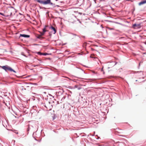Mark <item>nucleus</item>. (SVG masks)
Instances as JSON below:
<instances>
[{"mask_svg":"<svg viewBox=\"0 0 146 146\" xmlns=\"http://www.w3.org/2000/svg\"><path fill=\"white\" fill-rule=\"evenodd\" d=\"M37 2L44 5H46L48 4H52V3L50 2V0H46L45 1H43L40 0H35Z\"/></svg>","mask_w":146,"mask_h":146,"instance_id":"nucleus-1","label":"nucleus"},{"mask_svg":"<svg viewBox=\"0 0 146 146\" xmlns=\"http://www.w3.org/2000/svg\"><path fill=\"white\" fill-rule=\"evenodd\" d=\"M1 67L3 69L7 71V70H9L10 71H13L14 72L16 73V72L13 70L11 67L8 66H1Z\"/></svg>","mask_w":146,"mask_h":146,"instance_id":"nucleus-2","label":"nucleus"},{"mask_svg":"<svg viewBox=\"0 0 146 146\" xmlns=\"http://www.w3.org/2000/svg\"><path fill=\"white\" fill-rule=\"evenodd\" d=\"M141 25V24H136L135 23L133 25V27L134 29L139 28H140V26Z\"/></svg>","mask_w":146,"mask_h":146,"instance_id":"nucleus-3","label":"nucleus"},{"mask_svg":"<svg viewBox=\"0 0 146 146\" xmlns=\"http://www.w3.org/2000/svg\"><path fill=\"white\" fill-rule=\"evenodd\" d=\"M131 74H135L136 73H140V76H141L143 75V73H142L141 71H131Z\"/></svg>","mask_w":146,"mask_h":146,"instance_id":"nucleus-4","label":"nucleus"},{"mask_svg":"<svg viewBox=\"0 0 146 146\" xmlns=\"http://www.w3.org/2000/svg\"><path fill=\"white\" fill-rule=\"evenodd\" d=\"M146 3V0H142L139 3L138 5H141L143 4Z\"/></svg>","mask_w":146,"mask_h":146,"instance_id":"nucleus-5","label":"nucleus"},{"mask_svg":"<svg viewBox=\"0 0 146 146\" xmlns=\"http://www.w3.org/2000/svg\"><path fill=\"white\" fill-rule=\"evenodd\" d=\"M50 29L52 30V32L54 34H55L56 32V29L53 27L51 26L50 27Z\"/></svg>","mask_w":146,"mask_h":146,"instance_id":"nucleus-6","label":"nucleus"},{"mask_svg":"<svg viewBox=\"0 0 146 146\" xmlns=\"http://www.w3.org/2000/svg\"><path fill=\"white\" fill-rule=\"evenodd\" d=\"M77 89L78 90H79L81 89V87L78 85H75L74 87V89Z\"/></svg>","mask_w":146,"mask_h":146,"instance_id":"nucleus-7","label":"nucleus"},{"mask_svg":"<svg viewBox=\"0 0 146 146\" xmlns=\"http://www.w3.org/2000/svg\"><path fill=\"white\" fill-rule=\"evenodd\" d=\"M117 64V62H110L109 65L110 66H114Z\"/></svg>","mask_w":146,"mask_h":146,"instance_id":"nucleus-8","label":"nucleus"},{"mask_svg":"<svg viewBox=\"0 0 146 146\" xmlns=\"http://www.w3.org/2000/svg\"><path fill=\"white\" fill-rule=\"evenodd\" d=\"M20 36L23 37H30V36L28 35H26L25 34H21L20 35Z\"/></svg>","mask_w":146,"mask_h":146,"instance_id":"nucleus-9","label":"nucleus"},{"mask_svg":"<svg viewBox=\"0 0 146 146\" xmlns=\"http://www.w3.org/2000/svg\"><path fill=\"white\" fill-rule=\"evenodd\" d=\"M46 31L45 28H44L43 29V33H42L41 34V35H43L44 34V33Z\"/></svg>","mask_w":146,"mask_h":146,"instance_id":"nucleus-10","label":"nucleus"},{"mask_svg":"<svg viewBox=\"0 0 146 146\" xmlns=\"http://www.w3.org/2000/svg\"><path fill=\"white\" fill-rule=\"evenodd\" d=\"M105 21H106L108 22H110V23H112V22H113V21H110V20H105Z\"/></svg>","mask_w":146,"mask_h":146,"instance_id":"nucleus-11","label":"nucleus"},{"mask_svg":"<svg viewBox=\"0 0 146 146\" xmlns=\"http://www.w3.org/2000/svg\"><path fill=\"white\" fill-rule=\"evenodd\" d=\"M103 68H104V67L103 66L102 67V69L101 70V71H103V74H104L105 72H104V70H103Z\"/></svg>","mask_w":146,"mask_h":146,"instance_id":"nucleus-12","label":"nucleus"},{"mask_svg":"<svg viewBox=\"0 0 146 146\" xmlns=\"http://www.w3.org/2000/svg\"><path fill=\"white\" fill-rule=\"evenodd\" d=\"M41 37V35H38V36L37 37L38 38H40Z\"/></svg>","mask_w":146,"mask_h":146,"instance_id":"nucleus-13","label":"nucleus"},{"mask_svg":"<svg viewBox=\"0 0 146 146\" xmlns=\"http://www.w3.org/2000/svg\"><path fill=\"white\" fill-rule=\"evenodd\" d=\"M108 29L110 30H113L114 29L113 28H110L109 27L108 28Z\"/></svg>","mask_w":146,"mask_h":146,"instance_id":"nucleus-14","label":"nucleus"},{"mask_svg":"<svg viewBox=\"0 0 146 146\" xmlns=\"http://www.w3.org/2000/svg\"><path fill=\"white\" fill-rule=\"evenodd\" d=\"M38 54H40V55H42V53H41L40 52H38Z\"/></svg>","mask_w":146,"mask_h":146,"instance_id":"nucleus-15","label":"nucleus"},{"mask_svg":"<svg viewBox=\"0 0 146 146\" xmlns=\"http://www.w3.org/2000/svg\"><path fill=\"white\" fill-rule=\"evenodd\" d=\"M77 19V20L79 21V22L80 23H81V22L80 21V20H79L78 19Z\"/></svg>","mask_w":146,"mask_h":146,"instance_id":"nucleus-16","label":"nucleus"},{"mask_svg":"<svg viewBox=\"0 0 146 146\" xmlns=\"http://www.w3.org/2000/svg\"><path fill=\"white\" fill-rule=\"evenodd\" d=\"M107 17L108 18H111V17H109V16H107Z\"/></svg>","mask_w":146,"mask_h":146,"instance_id":"nucleus-17","label":"nucleus"},{"mask_svg":"<svg viewBox=\"0 0 146 146\" xmlns=\"http://www.w3.org/2000/svg\"><path fill=\"white\" fill-rule=\"evenodd\" d=\"M42 55H46V53H42Z\"/></svg>","mask_w":146,"mask_h":146,"instance_id":"nucleus-18","label":"nucleus"},{"mask_svg":"<svg viewBox=\"0 0 146 146\" xmlns=\"http://www.w3.org/2000/svg\"><path fill=\"white\" fill-rule=\"evenodd\" d=\"M91 50H94V49L92 48H91Z\"/></svg>","mask_w":146,"mask_h":146,"instance_id":"nucleus-19","label":"nucleus"},{"mask_svg":"<svg viewBox=\"0 0 146 146\" xmlns=\"http://www.w3.org/2000/svg\"><path fill=\"white\" fill-rule=\"evenodd\" d=\"M101 27L102 28H103V27L102 26V25H101Z\"/></svg>","mask_w":146,"mask_h":146,"instance_id":"nucleus-20","label":"nucleus"},{"mask_svg":"<svg viewBox=\"0 0 146 146\" xmlns=\"http://www.w3.org/2000/svg\"><path fill=\"white\" fill-rule=\"evenodd\" d=\"M38 66V65H36V66L35 65V66H34L35 67L36 66Z\"/></svg>","mask_w":146,"mask_h":146,"instance_id":"nucleus-21","label":"nucleus"},{"mask_svg":"<svg viewBox=\"0 0 146 146\" xmlns=\"http://www.w3.org/2000/svg\"><path fill=\"white\" fill-rule=\"evenodd\" d=\"M76 122H77L78 123H79V122L78 121H76Z\"/></svg>","mask_w":146,"mask_h":146,"instance_id":"nucleus-22","label":"nucleus"},{"mask_svg":"<svg viewBox=\"0 0 146 146\" xmlns=\"http://www.w3.org/2000/svg\"><path fill=\"white\" fill-rule=\"evenodd\" d=\"M74 17H75V18H76L77 19V18H76V16H74Z\"/></svg>","mask_w":146,"mask_h":146,"instance_id":"nucleus-23","label":"nucleus"},{"mask_svg":"<svg viewBox=\"0 0 146 146\" xmlns=\"http://www.w3.org/2000/svg\"><path fill=\"white\" fill-rule=\"evenodd\" d=\"M78 4V3H75V4H74V5H76V4Z\"/></svg>","mask_w":146,"mask_h":146,"instance_id":"nucleus-24","label":"nucleus"},{"mask_svg":"<svg viewBox=\"0 0 146 146\" xmlns=\"http://www.w3.org/2000/svg\"><path fill=\"white\" fill-rule=\"evenodd\" d=\"M78 14H80L81 15V13H78Z\"/></svg>","mask_w":146,"mask_h":146,"instance_id":"nucleus-25","label":"nucleus"},{"mask_svg":"<svg viewBox=\"0 0 146 146\" xmlns=\"http://www.w3.org/2000/svg\"><path fill=\"white\" fill-rule=\"evenodd\" d=\"M83 37L84 38L85 37V36H83Z\"/></svg>","mask_w":146,"mask_h":146,"instance_id":"nucleus-26","label":"nucleus"},{"mask_svg":"<svg viewBox=\"0 0 146 146\" xmlns=\"http://www.w3.org/2000/svg\"><path fill=\"white\" fill-rule=\"evenodd\" d=\"M140 63H139V66H140Z\"/></svg>","mask_w":146,"mask_h":146,"instance_id":"nucleus-27","label":"nucleus"},{"mask_svg":"<svg viewBox=\"0 0 146 146\" xmlns=\"http://www.w3.org/2000/svg\"><path fill=\"white\" fill-rule=\"evenodd\" d=\"M146 54V53H144V54Z\"/></svg>","mask_w":146,"mask_h":146,"instance_id":"nucleus-28","label":"nucleus"},{"mask_svg":"<svg viewBox=\"0 0 146 146\" xmlns=\"http://www.w3.org/2000/svg\"><path fill=\"white\" fill-rule=\"evenodd\" d=\"M137 80H136V81H136V82H137Z\"/></svg>","mask_w":146,"mask_h":146,"instance_id":"nucleus-29","label":"nucleus"},{"mask_svg":"<svg viewBox=\"0 0 146 146\" xmlns=\"http://www.w3.org/2000/svg\"><path fill=\"white\" fill-rule=\"evenodd\" d=\"M78 37L79 38H80V37H79L78 36Z\"/></svg>","mask_w":146,"mask_h":146,"instance_id":"nucleus-30","label":"nucleus"},{"mask_svg":"<svg viewBox=\"0 0 146 146\" xmlns=\"http://www.w3.org/2000/svg\"><path fill=\"white\" fill-rule=\"evenodd\" d=\"M78 54L79 55H81V54H80V53H78Z\"/></svg>","mask_w":146,"mask_h":146,"instance_id":"nucleus-31","label":"nucleus"},{"mask_svg":"<svg viewBox=\"0 0 146 146\" xmlns=\"http://www.w3.org/2000/svg\"><path fill=\"white\" fill-rule=\"evenodd\" d=\"M74 0L75 1H76L77 0Z\"/></svg>","mask_w":146,"mask_h":146,"instance_id":"nucleus-32","label":"nucleus"},{"mask_svg":"<svg viewBox=\"0 0 146 146\" xmlns=\"http://www.w3.org/2000/svg\"><path fill=\"white\" fill-rule=\"evenodd\" d=\"M73 35H74V34H73Z\"/></svg>","mask_w":146,"mask_h":146,"instance_id":"nucleus-33","label":"nucleus"},{"mask_svg":"<svg viewBox=\"0 0 146 146\" xmlns=\"http://www.w3.org/2000/svg\"><path fill=\"white\" fill-rule=\"evenodd\" d=\"M0 14H1V13H0Z\"/></svg>","mask_w":146,"mask_h":146,"instance_id":"nucleus-34","label":"nucleus"},{"mask_svg":"<svg viewBox=\"0 0 146 146\" xmlns=\"http://www.w3.org/2000/svg\"><path fill=\"white\" fill-rule=\"evenodd\" d=\"M99 146H101L100 145H99Z\"/></svg>","mask_w":146,"mask_h":146,"instance_id":"nucleus-35","label":"nucleus"},{"mask_svg":"<svg viewBox=\"0 0 146 146\" xmlns=\"http://www.w3.org/2000/svg\"><path fill=\"white\" fill-rule=\"evenodd\" d=\"M56 1H57V0H56Z\"/></svg>","mask_w":146,"mask_h":146,"instance_id":"nucleus-36","label":"nucleus"}]
</instances>
